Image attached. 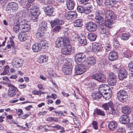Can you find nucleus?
<instances>
[{
  "label": "nucleus",
  "instance_id": "obj_40",
  "mask_svg": "<svg viewBox=\"0 0 133 133\" xmlns=\"http://www.w3.org/2000/svg\"><path fill=\"white\" fill-rule=\"evenodd\" d=\"M110 92H104V94H102L103 97L106 100L109 99L111 97L112 93V92H110Z\"/></svg>",
  "mask_w": 133,
  "mask_h": 133
},
{
  "label": "nucleus",
  "instance_id": "obj_33",
  "mask_svg": "<svg viewBox=\"0 0 133 133\" xmlns=\"http://www.w3.org/2000/svg\"><path fill=\"white\" fill-rule=\"evenodd\" d=\"M47 56L45 55H41L38 59V61L40 63L46 62L48 60Z\"/></svg>",
  "mask_w": 133,
  "mask_h": 133
},
{
  "label": "nucleus",
  "instance_id": "obj_17",
  "mask_svg": "<svg viewBox=\"0 0 133 133\" xmlns=\"http://www.w3.org/2000/svg\"><path fill=\"white\" fill-rule=\"evenodd\" d=\"M105 5L108 8H110L113 6L116 7L118 5L117 3L114 0H105Z\"/></svg>",
  "mask_w": 133,
  "mask_h": 133
},
{
  "label": "nucleus",
  "instance_id": "obj_11",
  "mask_svg": "<svg viewBox=\"0 0 133 133\" xmlns=\"http://www.w3.org/2000/svg\"><path fill=\"white\" fill-rule=\"evenodd\" d=\"M86 28L89 31H94L96 30L97 26L95 23L93 22H89L86 24Z\"/></svg>",
  "mask_w": 133,
  "mask_h": 133
},
{
  "label": "nucleus",
  "instance_id": "obj_61",
  "mask_svg": "<svg viewBox=\"0 0 133 133\" xmlns=\"http://www.w3.org/2000/svg\"><path fill=\"white\" fill-rule=\"evenodd\" d=\"M19 29H20V28L19 24L15 25L14 26L13 30L16 32H17L19 31Z\"/></svg>",
  "mask_w": 133,
  "mask_h": 133
},
{
  "label": "nucleus",
  "instance_id": "obj_44",
  "mask_svg": "<svg viewBox=\"0 0 133 133\" xmlns=\"http://www.w3.org/2000/svg\"><path fill=\"white\" fill-rule=\"evenodd\" d=\"M95 19L96 20L97 22H98L100 23V22L103 23L104 21H103V18L102 16L101 15H96L95 17Z\"/></svg>",
  "mask_w": 133,
  "mask_h": 133
},
{
  "label": "nucleus",
  "instance_id": "obj_20",
  "mask_svg": "<svg viewBox=\"0 0 133 133\" xmlns=\"http://www.w3.org/2000/svg\"><path fill=\"white\" fill-rule=\"evenodd\" d=\"M96 59L94 57L92 56L88 57L87 60L88 66L90 67L94 65L96 63Z\"/></svg>",
  "mask_w": 133,
  "mask_h": 133
},
{
  "label": "nucleus",
  "instance_id": "obj_10",
  "mask_svg": "<svg viewBox=\"0 0 133 133\" xmlns=\"http://www.w3.org/2000/svg\"><path fill=\"white\" fill-rule=\"evenodd\" d=\"M23 60L17 57L14 58L12 62V65L16 68H19L22 65Z\"/></svg>",
  "mask_w": 133,
  "mask_h": 133
},
{
  "label": "nucleus",
  "instance_id": "obj_22",
  "mask_svg": "<svg viewBox=\"0 0 133 133\" xmlns=\"http://www.w3.org/2000/svg\"><path fill=\"white\" fill-rule=\"evenodd\" d=\"M44 11L45 14L48 15H51L54 11L53 7L51 5L46 6L44 9Z\"/></svg>",
  "mask_w": 133,
  "mask_h": 133
},
{
  "label": "nucleus",
  "instance_id": "obj_35",
  "mask_svg": "<svg viewBox=\"0 0 133 133\" xmlns=\"http://www.w3.org/2000/svg\"><path fill=\"white\" fill-rule=\"evenodd\" d=\"M52 128L54 129H56L59 130H61L59 131V132L60 133H63L65 131L64 128L59 125H57L52 126Z\"/></svg>",
  "mask_w": 133,
  "mask_h": 133
},
{
  "label": "nucleus",
  "instance_id": "obj_47",
  "mask_svg": "<svg viewBox=\"0 0 133 133\" xmlns=\"http://www.w3.org/2000/svg\"><path fill=\"white\" fill-rule=\"evenodd\" d=\"M30 11L31 13L40 12L39 10L38 7L36 6H32L30 9Z\"/></svg>",
  "mask_w": 133,
  "mask_h": 133
},
{
  "label": "nucleus",
  "instance_id": "obj_15",
  "mask_svg": "<svg viewBox=\"0 0 133 133\" xmlns=\"http://www.w3.org/2000/svg\"><path fill=\"white\" fill-rule=\"evenodd\" d=\"M61 49V52L63 55H68L70 54L72 50L71 45L64 46Z\"/></svg>",
  "mask_w": 133,
  "mask_h": 133
},
{
  "label": "nucleus",
  "instance_id": "obj_16",
  "mask_svg": "<svg viewBox=\"0 0 133 133\" xmlns=\"http://www.w3.org/2000/svg\"><path fill=\"white\" fill-rule=\"evenodd\" d=\"M105 17L107 18L113 19V20H115L116 18V16L114 12L109 10H108L106 11Z\"/></svg>",
  "mask_w": 133,
  "mask_h": 133
},
{
  "label": "nucleus",
  "instance_id": "obj_8",
  "mask_svg": "<svg viewBox=\"0 0 133 133\" xmlns=\"http://www.w3.org/2000/svg\"><path fill=\"white\" fill-rule=\"evenodd\" d=\"M8 86L9 88L8 90V95L10 97L14 96L16 94V88L14 85L10 84H8Z\"/></svg>",
  "mask_w": 133,
  "mask_h": 133
},
{
  "label": "nucleus",
  "instance_id": "obj_52",
  "mask_svg": "<svg viewBox=\"0 0 133 133\" xmlns=\"http://www.w3.org/2000/svg\"><path fill=\"white\" fill-rule=\"evenodd\" d=\"M117 133H125L126 130L125 129L122 127H119L117 129Z\"/></svg>",
  "mask_w": 133,
  "mask_h": 133
},
{
  "label": "nucleus",
  "instance_id": "obj_26",
  "mask_svg": "<svg viewBox=\"0 0 133 133\" xmlns=\"http://www.w3.org/2000/svg\"><path fill=\"white\" fill-rule=\"evenodd\" d=\"M40 14V12L31 13V15L30 17L31 20L34 22L37 21L38 19V16Z\"/></svg>",
  "mask_w": 133,
  "mask_h": 133
},
{
  "label": "nucleus",
  "instance_id": "obj_58",
  "mask_svg": "<svg viewBox=\"0 0 133 133\" xmlns=\"http://www.w3.org/2000/svg\"><path fill=\"white\" fill-rule=\"evenodd\" d=\"M19 15L18 16H19V17H24L27 15L28 12V11H27V12L26 11V12H24L23 11H21L19 12Z\"/></svg>",
  "mask_w": 133,
  "mask_h": 133
},
{
  "label": "nucleus",
  "instance_id": "obj_37",
  "mask_svg": "<svg viewBox=\"0 0 133 133\" xmlns=\"http://www.w3.org/2000/svg\"><path fill=\"white\" fill-rule=\"evenodd\" d=\"M62 39L63 44L64 46L71 45L70 44L69 40L66 36L62 37Z\"/></svg>",
  "mask_w": 133,
  "mask_h": 133
},
{
  "label": "nucleus",
  "instance_id": "obj_46",
  "mask_svg": "<svg viewBox=\"0 0 133 133\" xmlns=\"http://www.w3.org/2000/svg\"><path fill=\"white\" fill-rule=\"evenodd\" d=\"M107 28L106 27H104V26H102L100 27L99 30L101 34H106L108 35V33L107 30L106 29Z\"/></svg>",
  "mask_w": 133,
  "mask_h": 133
},
{
  "label": "nucleus",
  "instance_id": "obj_19",
  "mask_svg": "<svg viewBox=\"0 0 133 133\" xmlns=\"http://www.w3.org/2000/svg\"><path fill=\"white\" fill-rule=\"evenodd\" d=\"M117 53L113 50L110 52L109 55V58L111 61H114L117 59Z\"/></svg>",
  "mask_w": 133,
  "mask_h": 133
},
{
  "label": "nucleus",
  "instance_id": "obj_63",
  "mask_svg": "<svg viewBox=\"0 0 133 133\" xmlns=\"http://www.w3.org/2000/svg\"><path fill=\"white\" fill-rule=\"evenodd\" d=\"M84 8H83L82 6H78L77 7L78 11L80 13H84Z\"/></svg>",
  "mask_w": 133,
  "mask_h": 133
},
{
  "label": "nucleus",
  "instance_id": "obj_13",
  "mask_svg": "<svg viewBox=\"0 0 133 133\" xmlns=\"http://www.w3.org/2000/svg\"><path fill=\"white\" fill-rule=\"evenodd\" d=\"M77 16L76 12L75 11H71L66 13L65 15L66 18L68 20L73 19Z\"/></svg>",
  "mask_w": 133,
  "mask_h": 133
},
{
  "label": "nucleus",
  "instance_id": "obj_3",
  "mask_svg": "<svg viewBox=\"0 0 133 133\" xmlns=\"http://www.w3.org/2000/svg\"><path fill=\"white\" fill-rule=\"evenodd\" d=\"M117 98L120 101L125 102L127 99L128 95L125 90H121L117 92Z\"/></svg>",
  "mask_w": 133,
  "mask_h": 133
},
{
  "label": "nucleus",
  "instance_id": "obj_51",
  "mask_svg": "<svg viewBox=\"0 0 133 133\" xmlns=\"http://www.w3.org/2000/svg\"><path fill=\"white\" fill-rule=\"evenodd\" d=\"M124 56L125 57L130 59L131 57V52L127 50L124 53Z\"/></svg>",
  "mask_w": 133,
  "mask_h": 133
},
{
  "label": "nucleus",
  "instance_id": "obj_56",
  "mask_svg": "<svg viewBox=\"0 0 133 133\" xmlns=\"http://www.w3.org/2000/svg\"><path fill=\"white\" fill-rule=\"evenodd\" d=\"M48 71L49 74L51 77H54L56 76V74L54 73L53 69L52 68H49L48 69Z\"/></svg>",
  "mask_w": 133,
  "mask_h": 133
},
{
  "label": "nucleus",
  "instance_id": "obj_43",
  "mask_svg": "<svg viewBox=\"0 0 133 133\" xmlns=\"http://www.w3.org/2000/svg\"><path fill=\"white\" fill-rule=\"evenodd\" d=\"M40 26L38 29L45 31H46L47 28V23L43 21L41 22Z\"/></svg>",
  "mask_w": 133,
  "mask_h": 133
},
{
  "label": "nucleus",
  "instance_id": "obj_25",
  "mask_svg": "<svg viewBox=\"0 0 133 133\" xmlns=\"http://www.w3.org/2000/svg\"><path fill=\"white\" fill-rule=\"evenodd\" d=\"M117 126V124L116 122L111 121L109 123L108 127L110 130L113 131L116 128Z\"/></svg>",
  "mask_w": 133,
  "mask_h": 133
},
{
  "label": "nucleus",
  "instance_id": "obj_50",
  "mask_svg": "<svg viewBox=\"0 0 133 133\" xmlns=\"http://www.w3.org/2000/svg\"><path fill=\"white\" fill-rule=\"evenodd\" d=\"M29 22L27 21L24 19L21 20H20V21H19V23L18 24L19 25L20 27L22 28V27L25 24H27Z\"/></svg>",
  "mask_w": 133,
  "mask_h": 133
},
{
  "label": "nucleus",
  "instance_id": "obj_42",
  "mask_svg": "<svg viewBox=\"0 0 133 133\" xmlns=\"http://www.w3.org/2000/svg\"><path fill=\"white\" fill-rule=\"evenodd\" d=\"M88 38L91 41H95L97 37L96 35L95 34L90 33L88 36Z\"/></svg>",
  "mask_w": 133,
  "mask_h": 133
},
{
  "label": "nucleus",
  "instance_id": "obj_9",
  "mask_svg": "<svg viewBox=\"0 0 133 133\" xmlns=\"http://www.w3.org/2000/svg\"><path fill=\"white\" fill-rule=\"evenodd\" d=\"M92 77L93 79L102 82H104L106 80L105 75L100 74H94L92 76Z\"/></svg>",
  "mask_w": 133,
  "mask_h": 133
},
{
  "label": "nucleus",
  "instance_id": "obj_2",
  "mask_svg": "<svg viewBox=\"0 0 133 133\" xmlns=\"http://www.w3.org/2000/svg\"><path fill=\"white\" fill-rule=\"evenodd\" d=\"M3 6L8 12L16 11L17 10L18 8V4L14 2L7 3L4 4Z\"/></svg>",
  "mask_w": 133,
  "mask_h": 133
},
{
  "label": "nucleus",
  "instance_id": "obj_54",
  "mask_svg": "<svg viewBox=\"0 0 133 133\" xmlns=\"http://www.w3.org/2000/svg\"><path fill=\"white\" fill-rule=\"evenodd\" d=\"M9 66L7 65L5 66L3 71L1 74V75H5L7 74L9 72Z\"/></svg>",
  "mask_w": 133,
  "mask_h": 133
},
{
  "label": "nucleus",
  "instance_id": "obj_28",
  "mask_svg": "<svg viewBox=\"0 0 133 133\" xmlns=\"http://www.w3.org/2000/svg\"><path fill=\"white\" fill-rule=\"evenodd\" d=\"M32 50L35 52H38L40 51L41 47L38 43H36L33 45L32 46Z\"/></svg>",
  "mask_w": 133,
  "mask_h": 133
},
{
  "label": "nucleus",
  "instance_id": "obj_12",
  "mask_svg": "<svg viewBox=\"0 0 133 133\" xmlns=\"http://www.w3.org/2000/svg\"><path fill=\"white\" fill-rule=\"evenodd\" d=\"M128 73L126 69L124 68L119 69L118 72V77L120 79L122 80L126 78L127 75Z\"/></svg>",
  "mask_w": 133,
  "mask_h": 133
},
{
  "label": "nucleus",
  "instance_id": "obj_45",
  "mask_svg": "<svg viewBox=\"0 0 133 133\" xmlns=\"http://www.w3.org/2000/svg\"><path fill=\"white\" fill-rule=\"evenodd\" d=\"M130 36L128 33H123L121 35V38L122 40L125 41L128 40Z\"/></svg>",
  "mask_w": 133,
  "mask_h": 133
},
{
  "label": "nucleus",
  "instance_id": "obj_62",
  "mask_svg": "<svg viewBox=\"0 0 133 133\" xmlns=\"http://www.w3.org/2000/svg\"><path fill=\"white\" fill-rule=\"evenodd\" d=\"M103 49V47L101 45H98L97 46V48L96 49V51L95 50V52H101L102 51Z\"/></svg>",
  "mask_w": 133,
  "mask_h": 133
},
{
  "label": "nucleus",
  "instance_id": "obj_31",
  "mask_svg": "<svg viewBox=\"0 0 133 133\" xmlns=\"http://www.w3.org/2000/svg\"><path fill=\"white\" fill-rule=\"evenodd\" d=\"M45 32L44 31L38 29L35 34L36 38L38 39L41 38L43 36Z\"/></svg>",
  "mask_w": 133,
  "mask_h": 133
},
{
  "label": "nucleus",
  "instance_id": "obj_53",
  "mask_svg": "<svg viewBox=\"0 0 133 133\" xmlns=\"http://www.w3.org/2000/svg\"><path fill=\"white\" fill-rule=\"evenodd\" d=\"M96 112L97 115L100 116H104L105 115L104 112L99 109H96Z\"/></svg>",
  "mask_w": 133,
  "mask_h": 133
},
{
  "label": "nucleus",
  "instance_id": "obj_57",
  "mask_svg": "<svg viewBox=\"0 0 133 133\" xmlns=\"http://www.w3.org/2000/svg\"><path fill=\"white\" fill-rule=\"evenodd\" d=\"M89 88L93 87L96 85L93 82L91 81H89L86 84Z\"/></svg>",
  "mask_w": 133,
  "mask_h": 133
},
{
  "label": "nucleus",
  "instance_id": "obj_21",
  "mask_svg": "<svg viewBox=\"0 0 133 133\" xmlns=\"http://www.w3.org/2000/svg\"><path fill=\"white\" fill-rule=\"evenodd\" d=\"M28 37V34L25 32L22 31L18 34V38L21 41L23 42L25 41Z\"/></svg>",
  "mask_w": 133,
  "mask_h": 133
},
{
  "label": "nucleus",
  "instance_id": "obj_41",
  "mask_svg": "<svg viewBox=\"0 0 133 133\" xmlns=\"http://www.w3.org/2000/svg\"><path fill=\"white\" fill-rule=\"evenodd\" d=\"M79 43L82 45H85L87 43L86 38L84 36L80 37L78 39Z\"/></svg>",
  "mask_w": 133,
  "mask_h": 133
},
{
  "label": "nucleus",
  "instance_id": "obj_34",
  "mask_svg": "<svg viewBox=\"0 0 133 133\" xmlns=\"http://www.w3.org/2000/svg\"><path fill=\"white\" fill-rule=\"evenodd\" d=\"M115 20H113V19H110L108 18L105 22V25L108 27H110L111 25H112L113 23L115 22Z\"/></svg>",
  "mask_w": 133,
  "mask_h": 133
},
{
  "label": "nucleus",
  "instance_id": "obj_23",
  "mask_svg": "<svg viewBox=\"0 0 133 133\" xmlns=\"http://www.w3.org/2000/svg\"><path fill=\"white\" fill-rule=\"evenodd\" d=\"M66 5L68 9L72 10L75 6V2L73 0H67Z\"/></svg>",
  "mask_w": 133,
  "mask_h": 133
},
{
  "label": "nucleus",
  "instance_id": "obj_5",
  "mask_svg": "<svg viewBox=\"0 0 133 133\" xmlns=\"http://www.w3.org/2000/svg\"><path fill=\"white\" fill-rule=\"evenodd\" d=\"M85 56L83 53L77 54L75 57V61L76 63L80 64L83 63L85 60Z\"/></svg>",
  "mask_w": 133,
  "mask_h": 133
},
{
  "label": "nucleus",
  "instance_id": "obj_7",
  "mask_svg": "<svg viewBox=\"0 0 133 133\" xmlns=\"http://www.w3.org/2000/svg\"><path fill=\"white\" fill-rule=\"evenodd\" d=\"M86 71V68L84 66L78 64L76 66L75 68V72L77 75H81Z\"/></svg>",
  "mask_w": 133,
  "mask_h": 133
},
{
  "label": "nucleus",
  "instance_id": "obj_60",
  "mask_svg": "<svg viewBox=\"0 0 133 133\" xmlns=\"http://www.w3.org/2000/svg\"><path fill=\"white\" fill-rule=\"evenodd\" d=\"M54 112L56 114V115L57 116H61L64 115L63 111H54Z\"/></svg>",
  "mask_w": 133,
  "mask_h": 133
},
{
  "label": "nucleus",
  "instance_id": "obj_32",
  "mask_svg": "<svg viewBox=\"0 0 133 133\" xmlns=\"http://www.w3.org/2000/svg\"><path fill=\"white\" fill-rule=\"evenodd\" d=\"M122 111L124 114H129L130 113L131 110L129 107L126 105L122 107Z\"/></svg>",
  "mask_w": 133,
  "mask_h": 133
},
{
  "label": "nucleus",
  "instance_id": "obj_6",
  "mask_svg": "<svg viewBox=\"0 0 133 133\" xmlns=\"http://www.w3.org/2000/svg\"><path fill=\"white\" fill-rule=\"evenodd\" d=\"M72 66L71 63H67L63 65L62 71L64 74L66 75H70L72 73Z\"/></svg>",
  "mask_w": 133,
  "mask_h": 133
},
{
  "label": "nucleus",
  "instance_id": "obj_27",
  "mask_svg": "<svg viewBox=\"0 0 133 133\" xmlns=\"http://www.w3.org/2000/svg\"><path fill=\"white\" fill-rule=\"evenodd\" d=\"M74 25L76 27H81L83 25V20L81 19L75 20L74 22Z\"/></svg>",
  "mask_w": 133,
  "mask_h": 133
},
{
  "label": "nucleus",
  "instance_id": "obj_1",
  "mask_svg": "<svg viewBox=\"0 0 133 133\" xmlns=\"http://www.w3.org/2000/svg\"><path fill=\"white\" fill-rule=\"evenodd\" d=\"M64 23V21L57 18H55L54 20L51 21V26L52 28L54 27L52 30L53 31L55 32H59L61 28L60 25H63Z\"/></svg>",
  "mask_w": 133,
  "mask_h": 133
},
{
  "label": "nucleus",
  "instance_id": "obj_64",
  "mask_svg": "<svg viewBox=\"0 0 133 133\" xmlns=\"http://www.w3.org/2000/svg\"><path fill=\"white\" fill-rule=\"evenodd\" d=\"M129 68L131 71L133 72V61L130 62L128 64Z\"/></svg>",
  "mask_w": 133,
  "mask_h": 133
},
{
  "label": "nucleus",
  "instance_id": "obj_38",
  "mask_svg": "<svg viewBox=\"0 0 133 133\" xmlns=\"http://www.w3.org/2000/svg\"><path fill=\"white\" fill-rule=\"evenodd\" d=\"M30 28V26L29 22L22 26V28H21L20 29L22 30L23 31L25 32L26 31L27 32L29 30Z\"/></svg>",
  "mask_w": 133,
  "mask_h": 133
},
{
  "label": "nucleus",
  "instance_id": "obj_36",
  "mask_svg": "<svg viewBox=\"0 0 133 133\" xmlns=\"http://www.w3.org/2000/svg\"><path fill=\"white\" fill-rule=\"evenodd\" d=\"M92 10V6L89 5L84 8V13L86 14H88L91 12Z\"/></svg>",
  "mask_w": 133,
  "mask_h": 133
},
{
  "label": "nucleus",
  "instance_id": "obj_59",
  "mask_svg": "<svg viewBox=\"0 0 133 133\" xmlns=\"http://www.w3.org/2000/svg\"><path fill=\"white\" fill-rule=\"evenodd\" d=\"M14 41L13 40H11L9 44L7 45L6 48L9 49L11 47H14Z\"/></svg>",
  "mask_w": 133,
  "mask_h": 133
},
{
  "label": "nucleus",
  "instance_id": "obj_39",
  "mask_svg": "<svg viewBox=\"0 0 133 133\" xmlns=\"http://www.w3.org/2000/svg\"><path fill=\"white\" fill-rule=\"evenodd\" d=\"M112 104V103L111 102H110L102 104V107L105 110H109L110 107L111 106Z\"/></svg>",
  "mask_w": 133,
  "mask_h": 133
},
{
  "label": "nucleus",
  "instance_id": "obj_49",
  "mask_svg": "<svg viewBox=\"0 0 133 133\" xmlns=\"http://www.w3.org/2000/svg\"><path fill=\"white\" fill-rule=\"evenodd\" d=\"M102 9L100 8H98L95 11L96 15L102 16L104 14V12L102 10Z\"/></svg>",
  "mask_w": 133,
  "mask_h": 133
},
{
  "label": "nucleus",
  "instance_id": "obj_24",
  "mask_svg": "<svg viewBox=\"0 0 133 133\" xmlns=\"http://www.w3.org/2000/svg\"><path fill=\"white\" fill-rule=\"evenodd\" d=\"M38 43L39 45H40V47H41V49H43L44 51H46L48 49L49 45L46 43L45 41H42Z\"/></svg>",
  "mask_w": 133,
  "mask_h": 133
},
{
  "label": "nucleus",
  "instance_id": "obj_48",
  "mask_svg": "<svg viewBox=\"0 0 133 133\" xmlns=\"http://www.w3.org/2000/svg\"><path fill=\"white\" fill-rule=\"evenodd\" d=\"M109 108V110H108V111L110 114L114 115L116 113V111L113 105V104Z\"/></svg>",
  "mask_w": 133,
  "mask_h": 133
},
{
  "label": "nucleus",
  "instance_id": "obj_55",
  "mask_svg": "<svg viewBox=\"0 0 133 133\" xmlns=\"http://www.w3.org/2000/svg\"><path fill=\"white\" fill-rule=\"evenodd\" d=\"M52 127L48 125H44V127H43L44 131L45 132H47L49 131H51V129L49 128L50 127Z\"/></svg>",
  "mask_w": 133,
  "mask_h": 133
},
{
  "label": "nucleus",
  "instance_id": "obj_29",
  "mask_svg": "<svg viewBox=\"0 0 133 133\" xmlns=\"http://www.w3.org/2000/svg\"><path fill=\"white\" fill-rule=\"evenodd\" d=\"M62 37L58 38L56 41L55 44L57 47L60 48L63 45Z\"/></svg>",
  "mask_w": 133,
  "mask_h": 133
},
{
  "label": "nucleus",
  "instance_id": "obj_4",
  "mask_svg": "<svg viewBox=\"0 0 133 133\" xmlns=\"http://www.w3.org/2000/svg\"><path fill=\"white\" fill-rule=\"evenodd\" d=\"M107 81L108 84L111 86L115 85L117 81V76L116 75L112 72L109 73L107 77Z\"/></svg>",
  "mask_w": 133,
  "mask_h": 133
},
{
  "label": "nucleus",
  "instance_id": "obj_14",
  "mask_svg": "<svg viewBox=\"0 0 133 133\" xmlns=\"http://www.w3.org/2000/svg\"><path fill=\"white\" fill-rule=\"evenodd\" d=\"M109 90V91H111V89L109 88V87L108 85L105 84H102L100 85L98 89L99 92L102 94H103L104 92H107V90Z\"/></svg>",
  "mask_w": 133,
  "mask_h": 133
},
{
  "label": "nucleus",
  "instance_id": "obj_18",
  "mask_svg": "<svg viewBox=\"0 0 133 133\" xmlns=\"http://www.w3.org/2000/svg\"><path fill=\"white\" fill-rule=\"evenodd\" d=\"M130 119V118L127 115H123L120 117L119 121L122 124H127L129 122Z\"/></svg>",
  "mask_w": 133,
  "mask_h": 133
},
{
  "label": "nucleus",
  "instance_id": "obj_30",
  "mask_svg": "<svg viewBox=\"0 0 133 133\" xmlns=\"http://www.w3.org/2000/svg\"><path fill=\"white\" fill-rule=\"evenodd\" d=\"M102 96V94L99 92H95L93 93L91 95L92 98L94 99H97L100 98Z\"/></svg>",
  "mask_w": 133,
  "mask_h": 133
}]
</instances>
